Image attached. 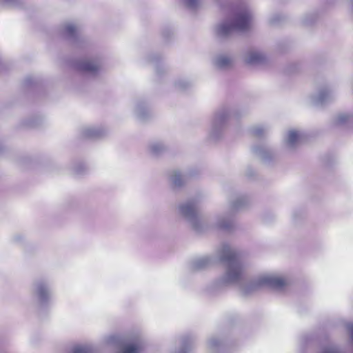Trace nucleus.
I'll return each mask as SVG.
<instances>
[{
	"mask_svg": "<svg viewBox=\"0 0 353 353\" xmlns=\"http://www.w3.org/2000/svg\"><path fill=\"white\" fill-rule=\"evenodd\" d=\"M221 261L228 268V280L230 281H237L243 272L237 254L230 247H224L222 251Z\"/></svg>",
	"mask_w": 353,
	"mask_h": 353,
	"instance_id": "nucleus-1",
	"label": "nucleus"
},
{
	"mask_svg": "<svg viewBox=\"0 0 353 353\" xmlns=\"http://www.w3.org/2000/svg\"><path fill=\"white\" fill-rule=\"evenodd\" d=\"M251 17L249 12L243 10L238 13L232 23H223L219 29L221 35H228L233 31H245L250 27Z\"/></svg>",
	"mask_w": 353,
	"mask_h": 353,
	"instance_id": "nucleus-2",
	"label": "nucleus"
},
{
	"mask_svg": "<svg viewBox=\"0 0 353 353\" xmlns=\"http://www.w3.org/2000/svg\"><path fill=\"white\" fill-rule=\"evenodd\" d=\"M32 294L41 305H45L50 299V291L47 281L41 279L34 281L31 289Z\"/></svg>",
	"mask_w": 353,
	"mask_h": 353,
	"instance_id": "nucleus-3",
	"label": "nucleus"
},
{
	"mask_svg": "<svg viewBox=\"0 0 353 353\" xmlns=\"http://www.w3.org/2000/svg\"><path fill=\"white\" fill-rule=\"evenodd\" d=\"M62 34L71 40L74 48L77 50H86V43L83 41L79 34L78 28L70 23L65 24L62 28Z\"/></svg>",
	"mask_w": 353,
	"mask_h": 353,
	"instance_id": "nucleus-4",
	"label": "nucleus"
},
{
	"mask_svg": "<svg viewBox=\"0 0 353 353\" xmlns=\"http://www.w3.org/2000/svg\"><path fill=\"white\" fill-rule=\"evenodd\" d=\"M259 284L268 285L274 288L279 289L286 285V281L282 277L268 276L261 279Z\"/></svg>",
	"mask_w": 353,
	"mask_h": 353,
	"instance_id": "nucleus-5",
	"label": "nucleus"
},
{
	"mask_svg": "<svg viewBox=\"0 0 353 353\" xmlns=\"http://www.w3.org/2000/svg\"><path fill=\"white\" fill-rule=\"evenodd\" d=\"M65 353H88L87 344H74L68 348Z\"/></svg>",
	"mask_w": 353,
	"mask_h": 353,
	"instance_id": "nucleus-6",
	"label": "nucleus"
},
{
	"mask_svg": "<svg viewBox=\"0 0 353 353\" xmlns=\"http://www.w3.org/2000/svg\"><path fill=\"white\" fill-rule=\"evenodd\" d=\"M264 59L263 56L257 52H250L247 58V63L250 64L261 63Z\"/></svg>",
	"mask_w": 353,
	"mask_h": 353,
	"instance_id": "nucleus-7",
	"label": "nucleus"
},
{
	"mask_svg": "<svg viewBox=\"0 0 353 353\" xmlns=\"http://www.w3.org/2000/svg\"><path fill=\"white\" fill-rule=\"evenodd\" d=\"M74 65L80 72L88 71V61L86 58L77 59L74 61Z\"/></svg>",
	"mask_w": 353,
	"mask_h": 353,
	"instance_id": "nucleus-8",
	"label": "nucleus"
},
{
	"mask_svg": "<svg viewBox=\"0 0 353 353\" xmlns=\"http://www.w3.org/2000/svg\"><path fill=\"white\" fill-rule=\"evenodd\" d=\"M141 346L137 344H132L125 346L122 353H139L141 351Z\"/></svg>",
	"mask_w": 353,
	"mask_h": 353,
	"instance_id": "nucleus-9",
	"label": "nucleus"
},
{
	"mask_svg": "<svg viewBox=\"0 0 353 353\" xmlns=\"http://www.w3.org/2000/svg\"><path fill=\"white\" fill-rule=\"evenodd\" d=\"M181 211L185 215L193 214L195 212V206L193 203H188L181 206Z\"/></svg>",
	"mask_w": 353,
	"mask_h": 353,
	"instance_id": "nucleus-10",
	"label": "nucleus"
},
{
	"mask_svg": "<svg viewBox=\"0 0 353 353\" xmlns=\"http://www.w3.org/2000/svg\"><path fill=\"white\" fill-rule=\"evenodd\" d=\"M78 138L80 140H86L88 138V128L87 126H83L79 129Z\"/></svg>",
	"mask_w": 353,
	"mask_h": 353,
	"instance_id": "nucleus-11",
	"label": "nucleus"
},
{
	"mask_svg": "<svg viewBox=\"0 0 353 353\" xmlns=\"http://www.w3.org/2000/svg\"><path fill=\"white\" fill-rule=\"evenodd\" d=\"M90 76L97 72L100 69V65L93 61L90 60Z\"/></svg>",
	"mask_w": 353,
	"mask_h": 353,
	"instance_id": "nucleus-12",
	"label": "nucleus"
},
{
	"mask_svg": "<svg viewBox=\"0 0 353 353\" xmlns=\"http://www.w3.org/2000/svg\"><path fill=\"white\" fill-rule=\"evenodd\" d=\"M299 139V134L296 131H290L288 134V142L294 144Z\"/></svg>",
	"mask_w": 353,
	"mask_h": 353,
	"instance_id": "nucleus-13",
	"label": "nucleus"
},
{
	"mask_svg": "<svg viewBox=\"0 0 353 353\" xmlns=\"http://www.w3.org/2000/svg\"><path fill=\"white\" fill-rule=\"evenodd\" d=\"M0 3L11 6H17L20 4V0H0Z\"/></svg>",
	"mask_w": 353,
	"mask_h": 353,
	"instance_id": "nucleus-14",
	"label": "nucleus"
},
{
	"mask_svg": "<svg viewBox=\"0 0 353 353\" xmlns=\"http://www.w3.org/2000/svg\"><path fill=\"white\" fill-rule=\"evenodd\" d=\"M173 182L176 185H180L181 184V175L179 173H175L173 175Z\"/></svg>",
	"mask_w": 353,
	"mask_h": 353,
	"instance_id": "nucleus-15",
	"label": "nucleus"
},
{
	"mask_svg": "<svg viewBox=\"0 0 353 353\" xmlns=\"http://www.w3.org/2000/svg\"><path fill=\"white\" fill-rule=\"evenodd\" d=\"M187 5L189 7H194L196 5V0H185Z\"/></svg>",
	"mask_w": 353,
	"mask_h": 353,
	"instance_id": "nucleus-16",
	"label": "nucleus"
},
{
	"mask_svg": "<svg viewBox=\"0 0 353 353\" xmlns=\"http://www.w3.org/2000/svg\"><path fill=\"white\" fill-rule=\"evenodd\" d=\"M228 62H229V60H228V59H221L220 60V64H221V65H223H223H225L228 63Z\"/></svg>",
	"mask_w": 353,
	"mask_h": 353,
	"instance_id": "nucleus-17",
	"label": "nucleus"
},
{
	"mask_svg": "<svg viewBox=\"0 0 353 353\" xmlns=\"http://www.w3.org/2000/svg\"><path fill=\"white\" fill-rule=\"evenodd\" d=\"M324 353H338V352L336 351H335L334 350H331L325 351Z\"/></svg>",
	"mask_w": 353,
	"mask_h": 353,
	"instance_id": "nucleus-18",
	"label": "nucleus"
}]
</instances>
